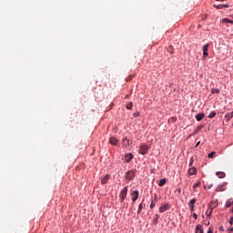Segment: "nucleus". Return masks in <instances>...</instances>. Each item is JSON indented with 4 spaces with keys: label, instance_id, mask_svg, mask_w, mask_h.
<instances>
[{
    "label": "nucleus",
    "instance_id": "f257e3e1",
    "mask_svg": "<svg viewBox=\"0 0 233 233\" xmlns=\"http://www.w3.org/2000/svg\"><path fill=\"white\" fill-rule=\"evenodd\" d=\"M148 150H150V147L147 144H141L138 149V153L142 156H145L146 154H148Z\"/></svg>",
    "mask_w": 233,
    "mask_h": 233
},
{
    "label": "nucleus",
    "instance_id": "f03ea898",
    "mask_svg": "<svg viewBox=\"0 0 233 233\" xmlns=\"http://www.w3.org/2000/svg\"><path fill=\"white\" fill-rule=\"evenodd\" d=\"M134 177H136V170L132 169V170H129V171L126 172L125 178L127 181L134 180Z\"/></svg>",
    "mask_w": 233,
    "mask_h": 233
},
{
    "label": "nucleus",
    "instance_id": "7ed1b4c3",
    "mask_svg": "<svg viewBox=\"0 0 233 233\" xmlns=\"http://www.w3.org/2000/svg\"><path fill=\"white\" fill-rule=\"evenodd\" d=\"M127 194H128V187H125L120 194H119V198H120V201L121 203H123V201H125L126 198H127Z\"/></svg>",
    "mask_w": 233,
    "mask_h": 233
},
{
    "label": "nucleus",
    "instance_id": "20e7f679",
    "mask_svg": "<svg viewBox=\"0 0 233 233\" xmlns=\"http://www.w3.org/2000/svg\"><path fill=\"white\" fill-rule=\"evenodd\" d=\"M131 196H132L133 203H136V201H137V198H139V191L137 190L133 191Z\"/></svg>",
    "mask_w": 233,
    "mask_h": 233
},
{
    "label": "nucleus",
    "instance_id": "39448f33",
    "mask_svg": "<svg viewBox=\"0 0 233 233\" xmlns=\"http://www.w3.org/2000/svg\"><path fill=\"white\" fill-rule=\"evenodd\" d=\"M170 209V205L168 204H164L163 206H161L159 208V212L160 213H163V212H167V210H169Z\"/></svg>",
    "mask_w": 233,
    "mask_h": 233
},
{
    "label": "nucleus",
    "instance_id": "423d86ee",
    "mask_svg": "<svg viewBox=\"0 0 233 233\" xmlns=\"http://www.w3.org/2000/svg\"><path fill=\"white\" fill-rule=\"evenodd\" d=\"M132 159H134V155H132L131 153L127 154L125 156V161L126 163H130L132 161Z\"/></svg>",
    "mask_w": 233,
    "mask_h": 233
},
{
    "label": "nucleus",
    "instance_id": "0eeeda50",
    "mask_svg": "<svg viewBox=\"0 0 233 233\" xmlns=\"http://www.w3.org/2000/svg\"><path fill=\"white\" fill-rule=\"evenodd\" d=\"M187 174L189 176H196L198 174V170L196 169V167H190L187 171Z\"/></svg>",
    "mask_w": 233,
    "mask_h": 233
},
{
    "label": "nucleus",
    "instance_id": "6e6552de",
    "mask_svg": "<svg viewBox=\"0 0 233 233\" xmlns=\"http://www.w3.org/2000/svg\"><path fill=\"white\" fill-rule=\"evenodd\" d=\"M109 143L111 144V145H117V143H119V140L117 139V138H116L115 137H111L110 138H109Z\"/></svg>",
    "mask_w": 233,
    "mask_h": 233
},
{
    "label": "nucleus",
    "instance_id": "1a4fd4ad",
    "mask_svg": "<svg viewBox=\"0 0 233 233\" xmlns=\"http://www.w3.org/2000/svg\"><path fill=\"white\" fill-rule=\"evenodd\" d=\"M196 203V198H192L189 203H188V207L191 210V212H194V204Z\"/></svg>",
    "mask_w": 233,
    "mask_h": 233
},
{
    "label": "nucleus",
    "instance_id": "9d476101",
    "mask_svg": "<svg viewBox=\"0 0 233 233\" xmlns=\"http://www.w3.org/2000/svg\"><path fill=\"white\" fill-rule=\"evenodd\" d=\"M215 8H217L218 10H223V8H228V5H214Z\"/></svg>",
    "mask_w": 233,
    "mask_h": 233
},
{
    "label": "nucleus",
    "instance_id": "9b49d317",
    "mask_svg": "<svg viewBox=\"0 0 233 233\" xmlns=\"http://www.w3.org/2000/svg\"><path fill=\"white\" fill-rule=\"evenodd\" d=\"M122 143L124 147H130V140H128L127 137L123 138Z\"/></svg>",
    "mask_w": 233,
    "mask_h": 233
},
{
    "label": "nucleus",
    "instance_id": "f8f14e48",
    "mask_svg": "<svg viewBox=\"0 0 233 233\" xmlns=\"http://www.w3.org/2000/svg\"><path fill=\"white\" fill-rule=\"evenodd\" d=\"M108 179H110V175H106L101 180L102 185H105Z\"/></svg>",
    "mask_w": 233,
    "mask_h": 233
},
{
    "label": "nucleus",
    "instance_id": "ddd939ff",
    "mask_svg": "<svg viewBox=\"0 0 233 233\" xmlns=\"http://www.w3.org/2000/svg\"><path fill=\"white\" fill-rule=\"evenodd\" d=\"M195 233H203V226L198 225Z\"/></svg>",
    "mask_w": 233,
    "mask_h": 233
},
{
    "label": "nucleus",
    "instance_id": "4468645a",
    "mask_svg": "<svg viewBox=\"0 0 233 233\" xmlns=\"http://www.w3.org/2000/svg\"><path fill=\"white\" fill-rule=\"evenodd\" d=\"M217 176H218L219 179H223L227 175L225 174V172L218 171L217 172Z\"/></svg>",
    "mask_w": 233,
    "mask_h": 233
},
{
    "label": "nucleus",
    "instance_id": "2eb2a0df",
    "mask_svg": "<svg viewBox=\"0 0 233 233\" xmlns=\"http://www.w3.org/2000/svg\"><path fill=\"white\" fill-rule=\"evenodd\" d=\"M203 117H205V114H203V113L196 115L197 121H201V119H203Z\"/></svg>",
    "mask_w": 233,
    "mask_h": 233
},
{
    "label": "nucleus",
    "instance_id": "dca6fc26",
    "mask_svg": "<svg viewBox=\"0 0 233 233\" xmlns=\"http://www.w3.org/2000/svg\"><path fill=\"white\" fill-rule=\"evenodd\" d=\"M232 205H233V199L230 198V199H228V200L226 202L225 207H226L227 208H228L229 207H232Z\"/></svg>",
    "mask_w": 233,
    "mask_h": 233
},
{
    "label": "nucleus",
    "instance_id": "f3484780",
    "mask_svg": "<svg viewBox=\"0 0 233 233\" xmlns=\"http://www.w3.org/2000/svg\"><path fill=\"white\" fill-rule=\"evenodd\" d=\"M167 183V178H162L158 182V187H164V185Z\"/></svg>",
    "mask_w": 233,
    "mask_h": 233
},
{
    "label": "nucleus",
    "instance_id": "a211bd4d",
    "mask_svg": "<svg viewBox=\"0 0 233 233\" xmlns=\"http://www.w3.org/2000/svg\"><path fill=\"white\" fill-rule=\"evenodd\" d=\"M225 117H226V119H227L228 121H230V118L233 117V112H231V113H227V114L225 115Z\"/></svg>",
    "mask_w": 233,
    "mask_h": 233
},
{
    "label": "nucleus",
    "instance_id": "6ab92c4d",
    "mask_svg": "<svg viewBox=\"0 0 233 233\" xmlns=\"http://www.w3.org/2000/svg\"><path fill=\"white\" fill-rule=\"evenodd\" d=\"M223 187H225V184H223L222 186H218L217 188H216V191L217 192H223V190H225L223 188Z\"/></svg>",
    "mask_w": 233,
    "mask_h": 233
},
{
    "label": "nucleus",
    "instance_id": "aec40b11",
    "mask_svg": "<svg viewBox=\"0 0 233 233\" xmlns=\"http://www.w3.org/2000/svg\"><path fill=\"white\" fill-rule=\"evenodd\" d=\"M209 119H212L214 117H216V111H212L209 115H208Z\"/></svg>",
    "mask_w": 233,
    "mask_h": 233
},
{
    "label": "nucleus",
    "instance_id": "412c9836",
    "mask_svg": "<svg viewBox=\"0 0 233 233\" xmlns=\"http://www.w3.org/2000/svg\"><path fill=\"white\" fill-rule=\"evenodd\" d=\"M206 216H208V218H210V216H212V208L207 210Z\"/></svg>",
    "mask_w": 233,
    "mask_h": 233
},
{
    "label": "nucleus",
    "instance_id": "4be33fe9",
    "mask_svg": "<svg viewBox=\"0 0 233 233\" xmlns=\"http://www.w3.org/2000/svg\"><path fill=\"white\" fill-rule=\"evenodd\" d=\"M157 221H159V215H155V217L153 218V222L157 223Z\"/></svg>",
    "mask_w": 233,
    "mask_h": 233
},
{
    "label": "nucleus",
    "instance_id": "5701e85b",
    "mask_svg": "<svg viewBox=\"0 0 233 233\" xmlns=\"http://www.w3.org/2000/svg\"><path fill=\"white\" fill-rule=\"evenodd\" d=\"M208 46H210L209 44H207L203 46V52H208Z\"/></svg>",
    "mask_w": 233,
    "mask_h": 233
},
{
    "label": "nucleus",
    "instance_id": "b1692460",
    "mask_svg": "<svg viewBox=\"0 0 233 233\" xmlns=\"http://www.w3.org/2000/svg\"><path fill=\"white\" fill-rule=\"evenodd\" d=\"M223 22H224V23H230V25H233V20H230V19H228V18H224V19H223Z\"/></svg>",
    "mask_w": 233,
    "mask_h": 233
},
{
    "label": "nucleus",
    "instance_id": "393cba45",
    "mask_svg": "<svg viewBox=\"0 0 233 233\" xmlns=\"http://www.w3.org/2000/svg\"><path fill=\"white\" fill-rule=\"evenodd\" d=\"M211 94H219V89L218 88L211 89Z\"/></svg>",
    "mask_w": 233,
    "mask_h": 233
},
{
    "label": "nucleus",
    "instance_id": "a878e982",
    "mask_svg": "<svg viewBox=\"0 0 233 233\" xmlns=\"http://www.w3.org/2000/svg\"><path fill=\"white\" fill-rule=\"evenodd\" d=\"M214 156H216V152H215V151H213V152H211V153H209V154L208 155V157H209V159H212V157H214Z\"/></svg>",
    "mask_w": 233,
    "mask_h": 233
},
{
    "label": "nucleus",
    "instance_id": "bb28decb",
    "mask_svg": "<svg viewBox=\"0 0 233 233\" xmlns=\"http://www.w3.org/2000/svg\"><path fill=\"white\" fill-rule=\"evenodd\" d=\"M141 210H143V204H139L137 214H141Z\"/></svg>",
    "mask_w": 233,
    "mask_h": 233
},
{
    "label": "nucleus",
    "instance_id": "cd10ccee",
    "mask_svg": "<svg viewBox=\"0 0 233 233\" xmlns=\"http://www.w3.org/2000/svg\"><path fill=\"white\" fill-rule=\"evenodd\" d=\"M132 106H133L132 103L127 104V110H132Z\"/></svg>",
    "mask_w": 233,
    "mask_h": 233
},
{
    "label": "nucleus",
    "instance_id": "c85d7f7f",
    "mask_svg": "<svg viewBox=\"0 0 233 233\" xmlns=\"http://www.w3.org/2000/svg\"><path fill=\"white\" fill-rule=\"evenodd\" d=\"M154 207H156V202L152 200L150 204V208H154Z\"/></svg>",
    "mask_w": 233,
    "mask_h": 233
},
{
    "label": "nucleus",
    "instance_id": "c756f323",
    "mask_svg": "<svg viewBox=\"0 0 233 233\" xmlns=\"http://www.w3.org/2000/svg\"><path fill=\"white\" fill-rule=\"evenodd\" d=\"M203 56L208 57V51H203Z\"/></svg>",
    "mask_w": 233,
    "mask_h": 233
},
{
    "label": "nucleus",
    "instance_id": "7c9ffc66",
    "mask_svg": "<svg viewBox=\"0 0 233 233\" xmlns=\"http://www.w3.org/2000/svg\"><path fill=\"white\" fill-rule=\"evenodd\" d=\"M218 229H219L221 232H225V228H224L223 226H220V227L218 228Z\"/></svg>",
    "mask_w": 233,
    "mask_h": 233
},
{
    "label": "nucleus",
    "instance_id": "2f4dec72",
    "mask_svg": "<svg viewBox=\"0 0 233 233\" xmlns=\"http://www.w3.org/2000/svg\"><path fill=\"white\" fill-rule=\"evenodd\" d=\"M154 200H155V201H157V194H155V195H154Z\"/></svg>",
    "mask_w": 233,
    "mask_h": 233
},
{
    "label": "nucleus",
    "instance_id": "473e14b6",
    "mask_svg": "<svg viewBox=\"0 0 233 233\" xmlns=\"http://www.w3.org/2000/svg\"><path fill=\"white\" fill-rule=\"evenodd\" d=\"M193 218H194L195 219H198V214L194 213V214H193Z\"/></svg>",
    "mask_w": 233,
    "mask_h": 233
},
{
    "label": "nucleus",
    "instance_id": "72a5a7b5",
    "mask_svg": "<svg viewBox=\"0 0 233 233\" xmlns=\"http://www.w3.org/2000/svg\"><path fill=\"white\" fill-rule=\"evenodd\" d=\"M229 225H233V218L229 219Z\"/></svg>",
    "mask_w": 233,
    "mask_h": 233
},
{
    "label": "nucleus",
    "instance_id": "f704fd0d",
    "mask_svg": "<svg viewBox=\"0 0 233 233\" xmlns=\"http://www.w3.org/2000/svg\"><path fill=\"white\" fill-rule=\"evenodd\" d=\"M207 233H214V232L212 231V228H209L208 229V232H207Z\"/></svg>",
    "mask_w": 233,
    "mask_h": 233
},
{
    "label": "nucleus",
    "instance_id": "c9c22d12",
    "mask_svg": "<svg viewBox=\"0 0 233 233\" xmlns=\"http://www.w3.org/2000/svg\"><path fill=\"white\" fill-rule=\"evenodd\" d=\"M199 185H201V183L198 182L197 184L194 185V187H199Z\"/></svg>",
    "mask_w": 233,
    "mask_h": 233
},
{
    "label": "nucleus",
    "instance_id": "e433bc0d",
    "mask_svg": "<svg viewBox=\"0 0 233 233\" xmlns=\"http://www.w3.org/2000/svg\"><path fill=\"white\" fill-rule=\"evenodd\" d=\"M199 145H201V141H198L196 145V147H199Z\"/></svg>",
    "mask_w": 233,
    "mask_h": 233
},
{
    "label": "nucleus",
    "instance_id": "4c0bfd02",
    "mask_svg": "<svg viewBox=\"0 0 233 233\" xmlns=\"http://www.w3.org/2000/svg\"><path fill=\"white\" fill-rule=\"evenodd\" d=\"M228 232H233V227L228 229Z\"/></svg>",
    "mask_w": 233,
    "mask_h": 233
},
{
    "label": "nucleus",
    "instance_id": "58836bf2",
    "mask_svg": "<svg viewBox=\"0 0 233 233\" xmlns=\"http://www.w3.org/2000/svg\"><path fill=\"white\" fill-rule=\"evenodd\" d=\"M208 189L212 188V185H208Z\"/></svg>",
    "mask_w": 233,
    "mask_h": 233
},
{
    "label": "nucleus",
    "instance_id": "ea45409f",
    "mask_svg": "<svg viewBox=\"0 0 233 233\" xmlns=\"http://www.w3.org/2000/svg\"><path fill=\"white\" fill-rule=\"evenodd\" d=\"M170 54H174V51H173V50H171V51H170Z\"/></svg>",
    "mask_w": 233,
    "mask_h": 233
},
{
    "label": "nucleus",
    "instance_id": "a19ab883",
    "mask_svg": "<svg viewBox=\"0 0 233 233\" xmlns=\"http://www.w3.org/2000/svg\"><path fill=\"white\" fill-rule=\"evenodd\" d=\"M170 49H172V46H169Z\"/></svg>",
    "mask_w": 233,
    "mask_h": 233
}]
</instances>
